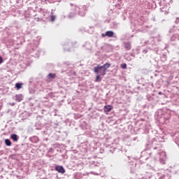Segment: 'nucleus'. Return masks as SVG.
I'll list each match as a JSON object with an SVG mask.
<instances>
[{
  "label": "nucleus",
  "mask_w": 179,
  "mask_h": 179,
  "mask_svg": "<svg viewBox=\"0 0 179 179\" xmlns=\"http://www.w3.org/2000/svg\"><path fill=\"white\" fill-rule=\"evenodd\" d=\"M111 66V64L106 63L103 66L98 64L96 67H94V72L97 75H101V76H105L106 75L107 69Z\"/></svg>",
  "instance_id": "f257e3e1"
},
{
  "label": "nucleus",
  "mask_w": 179,
  "mask_h": 179,
  "mask_svg": "<svg viewBox=\"0 0 179 179\" xmlns=\"http://www.w3.org/2000/svg\"><path fill=\"white\" fill-rule=\"evenodd\" d=\"M55 169L58 173H61L62 174H64L65 173V169H64V166H56Z\"/></svg>",
  "instance_id": "f03ea898"
},
{
  "label": "nucleus",
  "mask_w": 179,
  "mask_h": 179,
  "mask_svg": "<svg viewBox=\"0 0 179 179\" xmlns=\"http://www.w3.org/2000/svg\"><path fill=\"white\" fill-rule=\"evenodd\" d=\"M113 110V106L110 105L105 106H104V113H110Z\"/></svg>",
  "instance_id": "7ed1b4c3"
},
{
  "label": "nucleus",
  "mask_w": 179,
  "mask_h": 179,
  "mask_svg": "<svg viewBox=\"0 0 179 179\" xmlns=\"http://www.w3.org/2000/svg\"><path fill=\"white\" fill-rule=\"evenodd\" d=\"M106 37H113L114 36V32L113 31H107L106 32Z\"/></svg>",
  "instance_id": "20e7f679"
},
{
  "label": "nucleus",
  "mask_w": 179,
  "mask_h": 179,
  "mask_svg": "<svg viewBox=\"0 0 179 179\" xmlns=\"http://www.w3.org/2000/svg\"><path fill=\"white\" fill-rule=\"evenodd\" d=\"M15 100L17 101H22V100H23V96H22V94H18L15 96Z\"/></svg>",
  "instance_id": "39448f33"
},
{
  "label": "nucleus",
  "mask_w": 179,
  "mask_h": 179,
  "mask_svg": "<svg viewBox=\"0 0 179 179\" xmlns=\"http://www.w3.org/2000/svg\"><path fill=\"white\" fill-rule=\"evenodd\" d=\"M10 138L13 139V141H14V142H17V135L11 134Z\"/></svg>",
  "instance_id": "423d86ee"
},
{
  "label": "nucleus",
  "mask_w": 179,
  "mask_h": 179,
  "mask_svg": "<svg viewBox=\"0 0 179 179\" xmlns=\"http://www.w3.org/2000/svg\"><path fill=\"white\" fill-rule=\"evenodd\" d=\"M124 47L126 50H127V51H129V50H131V43H125Z\"/></svg>",
  "instance_id": "0eeeda50"
},
{
  "label": "nucleus",
  "mask_w": 179,
  "mask_h": 179,
  "mask_svg": "<svg viewBox=\"0 0 179 179\" xmlns=\"http://www.w3.org/2000/svg\"><path fill=\"white\" fill-rule=\"evenodd\" d=\"M22 85L23 84H22V83H17L15 84V87H16L17 90H20V89H22Z\"/></svg>",
  "instance_id": "6e6552de"
},
{
  "label": "nucleus",
  "mask_w": 179,
  "mask_h": 179,
  "mask_svg": "<svg viewBox=\"0 0 179 179\" xmlns=\"http://www.w3.org/2000/svg\"><path fill=\"white\" fill-rule=\"evenodd\" d=\"M101 75L98 74L96 77L95 82H101Z\"/></svg>",
  "instance_id": "1a4fd4ad"
},
{
  "label": "nucleus",
  "mask_w": 179,
  "mask_h": 179,
  "mask_svg": "<svg viewBox=\"0 0 179 179\" xmlns=\"http://www.w3.org/2000/svg\"><path fill=\"white\" fill-rule=\"evenodd\" d=\"M5 143L6 145V146H11V145H12V142H10V140H9V139H6Z\"/></svg>",
  "instance_id": "9d476101"
},
{
  "label": "nucleus",
  "mask_w": 179,
  "mask_h": 179,
  "mask_svg": "<svg viewBox=\"0 0 179 179\" xmlns=\"http://www.w3.org/2000/svg\"><path fill=\"white\" fill-rule=\"evenodd\" d=\"M48 76V78H50L51 79H54V78H55L56 75L54 73H49Z\"/></svg>",
  "instance_id": "9b49d317"
},
{
  "label": "nucleus",
  "mask_w": 179,
  "mask_h": 179,
  "mask_svg": "<svg viewBox=\"0 0 179 179\" xmlns=\"http://www.w3.org/2000/svg\"><path fill=\"white\" fill-rule=\"evenodd\" d=\"M120 68H122V69H127V64H121Z\"/></svg>",
  "instance_id": "f8f14e48"
},
{
  "label": "nucleus",
  "mask_w": 179,
  "mask_h": 179,
  "mask_svg": "<svg viewBox=\"0 0 179 179\" xmlns=\"http://www.w3.org/2000/svg\"><path fill=\"white\" fill-rule=\"evenodd\" d=\"M50 20H51V22H54L55 20V15H51Z\"/></svg>",
  "instance_id": "ddd939ff"
},
{
  "label": "nucleus",
  "mask_w": 179,
  "mask_h": 179,
  "mask_svg": "<svg viewBox=\"0 0 179 179\" xmlns=\"http://www.w3.org/2000/svg\"><path fill=\"white\" fill-rule=\"evenodd\" d=\"M3 62V59L0 56V65Z\"/></svg>",
  "instance_id": "4468645a"
},
{
  "label": "nucleus",
  "mask_w": 179,
  "mask_h": 179,
  "mask_svg": "<svg viewBox=\"0 0 179 179\" xmlns=\"http://www.w3.org/2000/svg\"><path fill=\"white\" fill-rule=\"evenodd\" d=\"M101 36H102V37H106V36H107V35H106V34H102Z\"/></svg>",
  "instance_id": "2eb2a0df"
}]
</instances>
